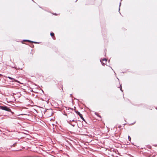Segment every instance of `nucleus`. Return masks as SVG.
Masks as SVG:
<instances>
[{
	"label": "nucleus",
	"mask_w": 157,
	"mask_h": 157,
	"mask_svg": "<svg viewBox=\"0 0 157 157\" xmlns=\"http://www.w3.org/2000/svg\"><path fill=\"white\" fill-rule=\"evenodd\" d=\"M156 109H157V108Z\"/></svg>",
	"instance_id": "nucleus-34"
},
{
	"label": "nucleus",
	"mask_w": 157,
	"mask_h": 157,
	"mask_svg": "<svg viewBox=\"0 0 157 157\" xmlns=\"http://www.w3.org/2000/svg\"><path fill=\"white\" fill-rule=\"evenodd\" d=\"M30 89L31 90V91L33 90V89Z\"/></svg>",
	"instance_id": "nucleus-24"
},
{
	"label": "nucleus",
	"mask_w": 157,
	"mask_h": 157,
	"mask_svg": "<svg viewBox=\"0 0 157 157\" xmlns=\"http://www.w3.org/2000/svg\"><path fill=\"white\" fill-rule=\"evenodd\" d=\"M111 69H112V70H113V69H112V67H111Z\"/></svg>",
	"instance_id": "nucleus-29"
},
{
	"label": "nucleus",
	"mask_w": 157,
	"mask_h": 157,
	"mask_svg": "<svg viewBox=\"0 0 157 157\" xmlns=\"http://www.w3.org/2000/svg\"><path fill=\"white\" fill-rule=\"evenodd\" d=\"M70 121H71V122L72 121L73 122H75L76 123H77V121L76 120H75V119L74 118H72V119H71L70 120Z\"/></svg>",
	"instance_id": "nucleus-8"
},
{
	"label": "nucleus",
	"mask_w": 157,
	"mask_h": 157,
	"mask_svg": "<svg viewBox=\"0 0 157 157\" xmlns=\"http://www.w3.org/2000/svg\"><path fill=\"white\" fill-rule=\"evenodd\" d=\"M111 69H112V70H113V69H112V67H111Z\"/></svg>",
	"instance_id": "nucleus-30"
},
{
	"label": "nucleus",
	"mask_w": 157,
	"mask_h": 157,
	"mask_svg": "<svg viewBox=\"0 0 157 157\" xmlns=\"http://www.w3.org/2000/svg\"><path fill=\"white\" fill-rule=\"evenodd\" d=\"M50 34L51 36L52 37V38L54 40H55L56 38H55V37L54 36V33L53 32H51L50 33Z\"/></svg>",
	"instance_id": "nucleus-6"
},
{
	"label": "nucleus",
	"mask_w": 157,
	"mask_h": 157,
	"mask_svg": "<svg viewBox=\"0 0 157 157\" xmlns=\"http://www.w3.org/2000/svg\"><path fill=\"white\" fill-rule=\"evenodd\" d=\"M118 88H122L121 84H120V86L118 87Z\"/></svg>",
	"instance_id": "nucleus-14"
},
{
	"label": "nucleus",
	"mask_w": 157,
	"mask_h": 157,
	"mask_svg": "<svg viewBox=\"0 0 157 157\" xmlns=\"http://www.w3.org/2000/svg\"><path fill=\"white\" fill-rule=\"evenodd\" d=\"M72 94H70V97H72Z\"/></svg>",
	"instance_id": "nucleus-22"
},
{
	"label": "nucleus",
	"mask_w": 157,
	"mask_h": 157,
	"mask_svg": "<svg viewBox=\"0 0 157 157\" xmlns=\"http://www.w3.org/2000/svg\"><path fill=\"white\" fill-rule=\"evenodd\" d=\"M101 63L102 65H104L105 64V63Z\"/></svg>",
	"instance_id": "nucleus-17"
},
{
	"label": "nucleus",
	"mask_w": 157,
	"mask_h": 157,
	"mask_svg": "<svg viewBox=\"0 0 157 157\" xmlns=\"http://www.w3.org/2000/svg\"><path fill=\"white\" fill-rule=\"evenodd\" d=\"M120 90H121L122 92H123V90H122V89H120Z\"/></svg>",
	"instance_id": "nucleus-19"
},
{
	"label": "nucleus",
	"mask_w": 157,
	"mask_h": 157,
	"mask_svg": "<svg viewBox=\"0 0 157 157\" xmlns=\"http://www.w3.org/2000/svg\"><path fill=\"white\" fill-rule=\"evenodd\" d=\"M118 128H121V126H118Z\"/></svg>",
	"instance_id": "nucleus-23"
},
{
	"label": "nucleus",
	"mask_w": 157,
	"mask_h": 157,
	"mask_svg": "<svg viewBox=\"0 0 157 157\" xmlns=\"http://www.w3.org/2000/svg\"><path fill=\"white\" fill-rule=\"evenodd\" d=\"M122 0H121L120 2H121Z\"/></svg>",
	"instance_id": "nucleus-33"
},
{
	"label": "nucleus",
	"mask_w": 157,
	"mask_h": 157,
	"mask_svg": "<svg viewBox=\"0 0 157 157\" xmlns=\"http://www.w3.org/2000/svg\"><path fill=\"white\" fill-rule=\"evenodd\" d=\"M24 41H27V42H32V41L29 40H23L21 41L22 43L23 44L24 43H23V42Z\"/></svg>",
	"instance_id": "nucleus-7"
},
{
	"label": "nucleus",
	"mask_w": 157,
	"mask_h": 157,
	"mask_svg": "<svg viewBox=\"0 0 157 157\" xmlns=\"http://www.w3.org/2000/svg\"><path fill=\"white\" fill-rule=\"evenodd\" d=\"M2 76V74H0V77Z\"/></svg>",
	"instance_id": "nucleus-21"
},
{
	"label": "nucleus",
	"mask_w": 157,
	"mask_h": 157,
	"mask_svg": "<svg viewBox=\"0 0 157 157\" xmlns=\"http://www.w3.org/2000/svg\"><path fill=\"white\" fill-rule=\"evenodd\" d=\"M75 112L78 114V115H79V117H80L82 119L83 121H85L84 118L83 117H82V115L78 111H75Z\"/></svg>",
	"instance_id": "nucleus-3"
},
{
	"label": "nucleus",
	"mask_w": 157,
	"mask_h": 157,
	"mask_svg": "<svg viewBox=\"0 0 157 157\" xmlns=\"http://www.w3.org/2000/svg\"><path fill=\"white\" fill-rule=\"evenodd\" d=\"M64 115L67 116V117H68L70 119H72V118H73L75 117V114L74 113H68V115L66 113H65Z\"/></svg>",
	"instance_id": "nucleus-2"
},
{
	"label": "nucleus",
	"mask_w": 157,
	"mask_h": 157,
	"mask_svg": "<svg viewBox=\"0 0 157 157\" xmlns=\"http://www.w3.org/2000/svg\"><path fill=\"white\" fill-rule=\"evenodd\" d=\"M111 69H112V70H113V69H112V67H111Z\"/></svg>",
	"instance_id": "nucleus-31"
},
{
	"label": "nucleus",
	"mask_w": 157,
	"mask_h": 157,
	"mask_svg": "<svg viewBox=\"0 0 157 157\" xmlns=\"http://www.w3.org/2000/svg\"><path fill=\"white\" fill-rule=\"evenodd\" d=\"M102 60L103 61H105V62L107 61V59L105 58H104L102 59Z\"/></svg>",
	"instance_id": "nucleus-13"
},
{
	"label": "nucleus",
	"mask_w": 157,
	"mask_h": 157,
	"mask_svg": "<svg viewBox=\"0 0 157 157\" xmlns=\"http://www.w3.org/2000/svg\"><path fill=\"white\" fill-rule=\"evenodd\" d=\"M97 116H98V117H101L100 116H98V115H97Z\"/></svg>",
	"instance_id": "nucleus-25"
},
{
	"label": "nucleus",
	"mask_w": 157,
	"mask_h": 157,
	"mask_svg": "<svg viewBox=\"0 0 157 157\" xmlns=\"http://www.w3.org/2000/svg\"><path fill=\"white\" fill-rule=\"evenodd\" d=\"M128 140L129 141H130L131 140V138L129 136H128Z\"/></svg>",
	"instance_id": "nucleus-12"
},
{
	"label": "nucleus",
	"mask_w": 157,
	"mask_h": 157,
	"mask_svg": "<svg viewBox=\"0 0 157 157\" xmlns=\"http://www.w3.org/2000/svg\"><path fill=\"white\" fill-rule=\"evenodd\" d=\"M78 0H76V1H75V2H76Z\"/></svg>",
	"instance_id": "nucleus-26"
},
{
	"label": "nucleus",
	"mask_w": 157,
	"mask_h": 157,
	"mask_svg": "<svg viewBox=\"0 0 157 157\" xmlns=\"http://www.w3.org/2000/svg\"><path fill=\"white\" fill-rule=\"evenodd\" d=\"M54 14V15H57V14H56V13H54V14Z\"/></svg>",
	"instance_id": "nucleus-20"
},
{
	"label": "nucleus",
	"mask_w": 157,
	"mask_h": 157,
	"mask_svg": "<svg viewBox=\"0 0 157 157\" xmlns=\"http://www.w3.org/2000/svg\"><path fill=\"white\" fill-rule=\"evenodd\" d=\"M6 77L8 78H9V79H10V80H14V81L16 82H19V81H17V80H16V79H15L14 78H12L11 77H10V76H8V77Z\"/></svg>",
	"instance_id": "nucleus-4"
},
{
	"label": "nucleus",
	"mask_w": 157,
	"mask_h": 157,
	"mask_svg": "<svg viewBox=\"0 0 157 157\" xmlns=\"http://www.w3.org/2000/svg\"><path fill=\"white\" fill-rule=\"evenodd\" d=\"M114 72L115 73V74H116V73H115V71H114Z\"/></svg>",
	"instance_id": "nucleus-32"
},
{
	"label": "nucleus",
	"mask_w": 157,
	"mask_h": 157,
	"mask_svg": "<svg viewBox=\"0 0 157 157\" xmlns=\"http://www.w3.org/2000/svg\"><path fill=\"white\" fill-rule=\"evenodd\" d=\"M71 126H72L73 127H74L75 126V124H73L72 123V124L71 125Z\"/></svg>",
	"instance_id": "nucleus-15"
},
{
	"label": "nucleus",
	"mask_w": 157,
	"mask_h": 157,
	"mask_svg": "<svg viewBox=\"0 0 157 157\" xmlns=\"http://www.w3.org/2000/svg\"><path fill=\"white\" fill-rule=\"evenodd\" d=\"M73 111V109L71 108H68L67 109H66L67 112H69L70 113H72V111Z\"/></svg>",
	"instance_id": "nucleus-5"
},
{
	"label": "nucleus",
	"mask_w": 157,
	"mask_h": 157,
	"mask_svg": "<svg viewBox=\"0 0 157 157\" xmlns=\"http://www.w3.org/2000/svg\"><path fill=\"white\" fill-rule=\"evenodd\" d=\"M32 48H33L34 47V45L33 44H32V46H31Z\"/></svg>",
	"instance_id": "nucleus-16"
},
{
	"label": "nucleus",
	"mask_w": 157,
	"mask_h": 157,
	"mask_svg": "<svg viewBox=\"0 0 157 157\" xmlns=\"http://www.w3.org/2000/svg\"><path fill=\"white\" fill-rule=\"evenodd\" d=\"M67 122L70 124L71 125V124H72L71 121H70V120H67Z\"/></svg>",
	"instance_id": "nucleus-9"
},
{
	"label": "nucleus",
	"mask_w": 157,
	"mask_h": 157,
	"mask_svg": "<svg viewBox=\"0 0 157 157\" xmlns=\"http://www.w3.org/2000/svg\"><path fill=\"white\" fill-rule=\"evenodd\" d=\"M31 43H35V44H38V43H39L37 42L32 41V42H31Z\"/></svg>",
	"instance_id": "nucleus-11"
},
{
	"label": "nucleus",
	"mask_w": 157,
	"mask_h": 157,
	"mask_svg": "<svg viewBox=\"0 0 157 157\" xmlns=\"http://www.w3.org/2000/svg\"><path fill=\"white\" fill-rule=\"evenodd\" d=\"M111 69H112V70H113V69H112V67H111Z\"/></svg>",
	"instance_id": "nucleus-28"
},
{
	"label": "nucleus",
	"mask_w": 157,
	"mask_h": 157,
	"mask_svg": "<svg viewBox=\"0 0 157 157\" xmlns=\"http://www.w3.org/2000/svg\"><path fill=\"white\" fill-rule=\"evenodd\" d=\"M0 109L4 110L8 112H10L13 114V112H12L11 110L10 109L9 107L6 106H0Z\"/></svg>",
	"instance_id": "nucleus-1"
},
{
	"label": "nucleus",
	"mask_w": 157,
	"mask_h": 157,
	"mask_svg": "<svg viewBox=\"0 0 157 157\" xmlns=\"http://www.w3.org/2000/svg\"><path fill=\"white\" fill-rule=\"evenodd\" d=\"M121 2H120V3H119V11L120 10V6L121 5Z\"/></svg>",
	"instance_id": "nucleus-10"
},
{
	"label": "nucleus",
	"mask_w": 157,
	"mask_h": 157,
	"mask_svg": "<svg viewBox=\"0 0 157 157\" xmlns=\"http://www.w3.org/2000/svg\"><path fill=\"white\" fill-rule=\"evenodd\" d=\"M100 61L101 63V59H100Z\"/></svg>",
	"instance_id": "nucleus-27"
},
{
	"label": "nucleus",
	"mask_w": 157,
	"mask_h": 157,
	"mask_svg": "<svg viewBox=\"0 0 157 157\" xmlns=\"http://www.w3.org/2000/svg\"><path fill=\"white\" fill-rule=\"evenodd\" d=\"M40 90H41V91H42V93H44V92L43 91V90H42V89H40Z\"/></svg>",
	"instance_id": "nucleus-18"
}]
</instances>
